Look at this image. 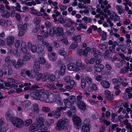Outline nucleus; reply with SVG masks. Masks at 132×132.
I'll use <instances>...</instances> for the list:
<instances>
[{
	"label": "nucleus",
	"mask_w": 132,
	"mask_h": 132,
	"mask_svg": "<svg viewBox=\"0 0 132 132\" xmlns=\"http://www.w3.org/2000/svg\"><path fill=\"white\" fill-rule=\"evenodd\" d=\"M44 119L43 117L39 116L36 119V122L33 123L29 127V130L31 132H35L40 129L41 130H46L44 123Z\"/></svg>",
	"instance_id": "nucleus-1"
},
{
	"label": "nucleus",
	"mask_w": 132,
	"mask_h": 132,
	"mask_svg": "<svg viewBox=\"0 0 132 132\" xmlns=\"http://www.w3.org/2000/svg\"><path fill=\"white\" fill-rule=\"evenodd\" d=\"M48 93V92L40 91L37 92H32L30 93V94L34 99L46 103Z\"/></svg>",
	"instance_id": "nucleus-2"
},
{
	"label": "nucleus",
	"mask_w": 132,
	"mask_h": 132,
	"mask_svg": "<svg viewBox=\"0 0 132 132\" xmlns=\"http://www.w3.org/2000/svg\"><path fill=\"white\" fill-rule=\"evenodd\" d=\"M69 120L67 118H63L60 119L57 122L56 128L57 130L67 129L69 127L68 123Z\"/></svg>",
	"instance_id": "nucleus-3"
},
{
	"label": "nucleus",
	"mask_w": 132,
	"mask_h": 132,
	"mask_svg": "<svg viewBox=\"0 0 132 132\" xmlns=\"http://www.w3.org/2000/svg\"><path fill=\"white\" fill-rule=\"evenodd\" d=\"M11 122L14 126L18 128H21L23 125V121L18 118L15 117L13 118Z\"/></svg>",
	"instance_id": "nucleus-4"
},
{
	"label": "nucleus",
	"mask_w": 132,
	"mask_h": 132,
	"mask_svg": "<svg viewBox=\"0 0 132 132\" xmlns=\"http://www.w3.org/2000/svg\"><path fill=\"white\" fill-rule=\"evenodd\" d=\"M114 20L115 21H118L119 19V17L114 12H112L110 16V18H108L107 20V22L110 24V26L112 27L113 26V23H112L110 20Z\"/></svg>",
	"instance_id": "nucleus-5"
},
{
	"label": "nucleus",
	"mask_w": 132,
	"mask_h": 132,
	"mask_svg": "<svg viewBox=\"0 0 132 132\" xmlns=\"http://www.w3.org/2000/svg\"><path fill=\"white\" fill-rule=\"evenodd\" d=\"M66 110V107L60 106L56 108V110L53 112V114L54 117L56 118H58L61 115V111H65Z\"/></svg>",
	"instance_id": "nucleus-6"
},
{
	"label": "nucleus",
	"mask_w": 132,
	"mask_h": 132,
	"mask_svg": "<svg viewBox=\"0 0 132 132\" xmlns=\"http://www.w3.org/2000/svg\"><path fill=\"white\" fill-rule=\"evenodd\" d=\"M47 95L46 103H53L56 101L57 97L56 94L48 92Z\"/></svg>",
	"instance_id": "nucleus-7"
},
{
	"label": "nucleus",
	"mask_w": 132,
	"mask_h": 132,
	"mask_svg": "<svg viewBox=\"0 0 132 132\" xmlns=\"http://www.w3.org/2000/svg\"><path fill=\"white\" fill-rule=\"evenodd\" d=\"M73 121L75 127L77 129H79L81 125V121L80 118L75 115L73 118Z\"/></svg>",
	"instance_id": "nucleus-8"
},
{
	"label": "nucleus",
	"mask_w": 132,
	"mask_h": 132,
	"mask_svg": "<svg viewBox=\"0 0 132 132\" xmlns=\"http://www.w3.org/2000/svg\"><path fill=\"white\" fill-rule=\"evenodd\" d=\"M87 119L85 120L82 124L81 132H89L90 131L91 126L90 124L87 123Z\"/></svg>",
	"instance_id": "nucleus-9"
},
{
	"label": "nucleus",
	"mask_w": 132,
	"mask_h": 132,
	"mask_svg": "<svg viewBox=\"0 0 132 132\" xmlns=\"http://www.w3.org/2000/svg\"><path fill=\"white\" fill-rule=\"evenodd\" d=\"M123 1H125V2H124L123 3V4L125 6V11H127L129 14H132V11L131 10H129V8L127 6V5H128L132 8V3L128 0H123Z\"/></svg>",
	"instance_id": "nucleus-10"
},
{
	"label": "nucleus",
	"mask_w": 132,
	"mask_h": 132,
	"mask_svg": "<svg viewBox=\"0 0 132 132\" xmlns=\"http://www.w3.org/2000/svg\"><path fill=\"white\" fill-rule=\"evenodd\" d=\"M3 118L0 119V132H6L8 130L7 125L4 123Z\"/></svg>",
	"instance_id": "nucleus-11"
},
{
	"label": "nucleus",
	"mask_w": 132,
	"mask_h": 132,
	"mask_svg": "<svg viewBox=\"0 0 132 132\" xmlns=\"http://www.w3.org/2000/svg\"><path fill=\"white\" fill-rule=\"evenodd\" d=\"M15 38L13 36H9L6 39L7 45L9 46L12 45L14 42Z\"/></svg>",
	"instance_id": "nucleus-12"
},
{
	"label": "nucleus",
	"mask_w": 132,
	"mask_h": 132,
	"mask_svg": "<svg viewBox=\"0 0 132 132\" xmlns=\"http://www.w3.org/2000/svg\"><path fill=\"white\" fill-rule=\"evenodd\" d=\"M68 67L69 70L70 71H75L77 72L79 70V68L77 67H76L75 64L73 63H71L68 65Z\"/></svg>",
	"instance_id": "nucleus-13"
},
{
	"label": "nucleus",
	"mask_w": 132,
	"mask_h": 132,
	"mask_svg": "<svg viewBox=\"0 0 132 132\" xmlns=\"http://www.w3.org/2000/svg\"><path fill=\"white\" fill-rule=\"evenodd\" d=\"M77 104L78 108L81 110H85L86 109V105L82 101H78Z\"/></svg>",
	"instance_id": "nucleus-14"
},
{
	"label": "nucleus",
	"mask_w": 132,
	"mask_h": 132,
	"mask_svg": "<svg viewBox=\"0 0 132 132\" xmlns=\"http://www.w3.org/2000/svg\"><path fill=\"white\" fill-rule=\"evenodd\" d=\"M6 117L7 120H12L15 118L14 115L12 111H9L7 112L6 114Z\"/></svg>",
	"instance_id": "nucleus-15"
},
{
	"label": "nucleus",
	"mask_w": 132,
	"mask_h": 132,
	"mask_svg": "<svg viewBox=\"0 0 132 132\" xmlns=\"http://www.w3.org/2000/svg\"><path fill=\"white\" fill-rule=\"evenodd\" d=\"M56 30L57 36H60L63 35L64 29L62 27H58L56 28Z\"/></svg>",
	"instance_id": "nucleus-16"
},
{
	"label": "nucleus",
	"mask_w": 132,
	"mask_h": 132,
	"mask_svg": "<svg viewBox=\"0 0 132 132\" xmlns=\"http://www.w3.org/2000/svg\"><path fill=\"white\" fill-rule=\"evenodd\" d=\"M27 47L28 48L30 49L33 53L37 52V47L36 45H34L32 46L31 43L30 42H28Z\"/></svg>",
	"instance_id": "nucleus-17"
},
{
	"label": "nucleus",
	"mask_w": 132,
	"mask_h": 132,
	"mask_svg": "<svg viewBox=\"0 0 132 132\" xmlns=\"http://www.w3.org/2000/svg\"><path fill=\"white\" fill-rule=\"evenodd\" d=\"M23 23L22 22L19 21L18 26V28L19 29H21L23 30H26L27 29V24L24 23L23 25Z\"/></svg>",
	"instance_id": "nucleus-18"
},
{
	"label": "nucleus",
	"mask_w": 132,
	"mask_h": 132,
	"mask_svg": "<svg viewBox=\"0 0 132 132\" xmlns=\"http://www.w3.org/2000/svg\"><path fill=\"white\" fill-rule=\"evenodd\" d=\"M21 47V50L24 53H26L27 52V46L25 42L22 41Z\"/></svg>",
	"instance_id": "nucleus-19"
},
{
	"label": "nucleus",
	"mask_w": 132,
	"mask_h": 132,
	"mask_svg": "<svg viewBox=\"0 0 132 132\" xmlns=\"http://www.w3.org/2000/svg\"><path fill=\"white\" fill-rule=\"evenodd\" d=\"M44 86L51 90H53L56 89V87L54 84L46 83Z\"/></svg>",
	"instance_id": "nucleus-20"
},
{
	"label": "nucleus",
	"mask_w": 132,
	"mask_h": 132,
	"mask_svg": "<svg viewBox=\"0 0 132 132\" xmlns=\"http://www.w3.org/2000/svg\"><path fill=\"white\" fill-rule=\"evenodd\" d=\"M31 109L32 111L36 113H37L39 112V108L38 105L37 104L35 103L34 104L31 108Z\"/></svg>",
	"instance_id": "nucleus-21"
},
{
	"label": "nucleus",
	"mask_w": 132,
	"mask_h": 132,
	"mask_svg": "<svg viewBox=\"0 0 132 132\" xmlns=\"http://www.w3.org/2000/svg\"><path fill=\"white\" fill-rule=\"evenodd\" d=\"M37 48V52L39 54L43 52L44 50V47L43 45L41 44L38 45Z\"/></svg>",
	"instance_id": "nucleus-22"
},
{
	"label": "nucleus",
	"mask_w": 132,
	"mask_h": 132,
	"mask_svg": "<svg viewBox=\"0 0 132 132\" xmlns=\"http://www.w3.org/2000/svg\"><path fill=\"white\" fill-rule=\"evenodd\" d=\"M48 57L50 60L52 61H55L56 60V54L54 52H52L48 54Z\"/></svg>",
	"instance_id": "nucleus-23"
},
{
	"label": "nucleus",
	"mask_w": 132,
	"mask_h": 132,
	"mask_svg": "<svg viewBox=\"0 0 132 132\" xmlns=\"http://www.w3.org/2000/svg\"><path fill=\"white\" fill-rule=\"evenodd\" d=\"M104 66L103 65L101 64L100 65H95L94 68V69L96 71L100 72L104 68Z\"/></svg>",
	"instance_id": "nucleus-24"
},
{
	"label": "nucleus",
	"mask_w": 132,
	"mask_h": 132,
	"mask_svg": "<svg viewBox=\"0 0 132 132\" xmlns=\"http://www.w3.org/2000/svg\"><path fill=\"white\" fill-rule=\"evenodd\" d=\"M1 16L6 18H9L10 15V13L9 12L4 10L1 14Z\"/></svg>",
	"instance_id": "nucleus-25"
},
{
	"label": "nucleus",
	"mask_w": 132,
	"mask_h": 132,
	"mask_svg": "<svg viewBox=\"0 0 132 132\" xmlns=\"http://www.w3.org/2000/svg\"><path fill=\"white\" fill-rule=\"evenodd\" d=\"M34 67V70L36 73H38L40 70V64L38 63H35Z\"/></svg>",
	"instance_id": "nucleus-26"
},
{
	"label": "nucleus",
	"mask_w": 132,
	"mask_h": 132,
	"mask_svg": "<svg viewBox=\"0 0 132 132\" xmlns=\"http://www.w3.org/2000/svg\"><path fill=\"white\" fill-rule=\"evenodd\" d=\"M21 76L23 77H25V75H26L29 77L30 75V71L29 70H22L21 72Z\"/></svg>",
	"instance_id": "nucleus-27"
},
{
	"label": "nucleus",
	"mask_w": 132,
	"mask_h": 132,
	"mask_svg": "<svg viewBox=\"0 0 132 132\" xmlns=\"http://www.w3.org/2000/svg\"><path fill=\"white\" fill-rule=\"evenodd\" d=\"M5 86L6 87H9L13 89L16 88L18 87V86L14 84H11L8 82H6L5 84Z\"/></svg>",
	"instance_id": "nucleus-28"
},
{
	"label": "nucleus",
	"mask_w": 132,
	"mask_h": 132,
	"mask_svg": "<svg viewBox=\"0 0 132 132\" xmlns=\"http://www.w3.org/2000/svg\"><path fill=\"white\" fill-rule=\"evenodd\" d=\"M101 84L104 88H109L110 86V83L106 81H103L101 82Z\"/></svg>",
	"instance_id": "nucleus-29"
},
{
	"label": "nucleus",
	"mask_w": 132,
	"mask_h": 132,
	"mask_svg": "<svg viewBox=\"0 0 132 132\" xmlns=\"http://www.w3.org/2000/svg\"><path fill=\"white\" fill-rule=\"evenodd\" d=\"M63 102L65 106V107H66V108H70L72 105L73 104L72 103H71L70 101H69L68 100L66 99L64 100Z\"/></svg>",
	"instance_id": "nucleus-30"
},
{
	"label": "nucleus",
	"mask_w": 132,
	"mask_h": 132,
	"mask_svg": "<svg viewBox=\"0 0 132 132\" xmlns=\"http://www.w3.org/2000/svg\"><path fill=\"white\" fill-rule=\"evenodd\" d=\"M69 101H70L72 103L74 104L76 100V97L75 96L72 95L70 96L68 98H66Z\"/></svg>",
	"instance_id": "nucleus-31"
},
{
	"label": "nucleus",
	"mask_w": 132,
	"mask_h": 132,
	"mask_svg": "<svg viewBox=\"0 0 132 132\" xmlns=\"http://www.w3.org/2000/svg\"><path fill=\"white\" fill-rule=\"evenodd\" d=\"M65 66L64 64H62L61 66V68L60 72L59 73L61 76H63L64 75L65 72Z\"/></svg>",
	"instance_id": "nucleus-32"
},
{
	"label": "nucleus",
	"mask_w": 132,
	"mask_h": 132,
	"mask_svg": "<svg viewBox=\"0 0 132 132\" xmlns=\"http://www.w3.org/2000/svg\"><path fill=\"white\" fill-rule=\"evenodd\" d=\"M32 122V120L31 119H29L25 120L24 124L26 126H28L31 124Z\"/></svg>",
	"instance_id": "nucleus-33"
},
{
	"label": "nucleus",
	"mask_w": 132,
	"mask_h": 132,
	"mask_svg": "<svg viewBox=\"0 0 132 132\" xmlns=\"http://www.w3.org/2000/svg\"><path fill=\"white\" fill-rule=\"evenodd\" d=\"M40 22L41 19L39 17H36L34 18L33 20V22L36 25L39 24Z\"/></svg>",
	"instance_id": "nucleus-34"
},
{
	"label": "nucleus",
	"mask_w": 132,
	"mask_h": 132,
	"mask_svg": "<svg viewBox=\"0 0 132 132\" xmlns=\"http://www.w3.org/2000/svg\"><path fill=\"white\" fill-rule=\"evenodd\" d=\"M55 34L56 35V28L53 27L51 28L50 31V35L51 36H53Z\"/></svg>",
	"instance_id": "nucleus-35"
},
{
	"label": "nucleus",
	"mask_w": 132,
	"mask_h": 132,
	"mask_svg": "<svg viewBox=\"0 0 132 132\" xmlns=\"http://www.w3.org/2000/svg\"><path fill=\"white\" fill-rule=\"evenodd\" d=\"M31 104L30 102L28 100L26 101L21 103L22 105L25 107L28 106Z\"/></svg>",
	"instance_id": "nucleus-36"
},
{
	"label": "nucleus",
	"mask_w": 132,
	"mask_h": 132,
	"mask_svg": "<svg viewBox=\"0 0 132 132\" xmlns=\"http://www.w3.org/2000/svg\"><path fill=\"white\" fill-rule=\"evenodd\" d=\"M54 119H48L46 121V125L48 126H50L54 123Z\"/></svg>",
	"instance_id": "nucleus-37"
},
{
	"label": "nucleus",
	"mask_w": 132,
	"mask_h": 132,
	"mask_svg": "<svg viewBox=\"0 0 132 132\" xmlns=\"http://www.w3.org/2000/svg\"><path fill=\"white\" fill-rule=\"evenodd\" d=\"M72 39L75 41H77L78 42H80L81 39V36L80 35H78L77 36H73L72 37Z\"/></svg>",
	"instance_id": "nucleus-38"
},
{
	"label": "nucleus",
	"mask_w": 132,
	"mask_h": 132,
	"mask_svg": "<svg viewBox=\"0 0 132 132\" xmlns=\"http://www.w3.org/2000/svg\"><path fill=\"white\" fill-rule=\"evenodd\" d=\"M59 53L60 55L64 56H65L67 54V53L64 51V49L63 48H62L60 49L59 51Z\"/></svg>",
	"instance_id": "nucleus-39"
},
{
	"label": "nucleus",
	"mask_w": 132,
	"mask_h": 132,
	"mask_svg": "<svg viewBox=\"0 0 132 132\" xmlns=\"http://www.w3.org/2000/svg\"><path fill=\"white\" fill-rule=\"evenodd\" d=\"M51 82L54 81L55 79V77L54 75H49L48 77L47 78Z\"/></svg>",
	"instance_id": "nucleus-40"
},
{
	"label": "nucleus",
	"mask_w": 132,
	"mask_h": 132,
	"mask_svg": "<svg viewBox=\"0 0 132 132\" xmlns=\"http://www.w3.org/2000/svg\"><path fill=\"white\" fill-rule=\"evenodd\" d=\"M108 46V43L105 42L101 44L99 46V47L101 49H105Z\"/></svg>",
	"instance_id": "nucleus-41"
},
{
	"label": "nucleus",
	"mask_w": 132,
	"mask_h": 132,
	"mask_svg": "<svg viewBox=\"0 0 132 132\" xmlns=\"http://www.w3.org/2000/svg\"><path fill=\"white\" fill-rule=\"evenodd\" d=\"M49 74L47 73H45L43 76L42 75V81H44L48 79L47 78L49 76Z\"/></svg>",
	"instance_id": "nucleus-42"
},
{
	"label": "nucleus",
	"mask_w": 132,
	"mask_h": 132,
	"mask_svg": "<svg viewBox=\"0 0 132 132\" xmlns=\"http://www.w3.org/2000/svg\"><path fill=\"white\" fill-rule=\"evenodd\" d=\"M38 61L39 63L42 64H44L46 62V60L44 58L40 57L38 59Z\"/></svg>",
	"instance_id": "nucleus-43"
},
{
	"label": "nucleus",
	"mask_w": 132,
	"mask_h": 132,
	"mask_svg": "<svg viewBox=\"0 0 132 132\" xmlns=\"http://www.w3.org/2000/svg\"><path fill=\"white\" fill-rule=\"evenodd\" d=\"M67 20V18H66L64 19L62 17H60L57 19L58 21L61 24L64 23Z\"/></svg>",
	"instance_id": "nucleus-44"
},
{
	"label": "nucleus",
	"mask_w": 132,
	"mask_h": 132,
	"mask_svg": "<svg viewBox=\"0 0 132 132\" xmlns=\"http://www.w3.org/2000/svg\"><path fill=\"white\" fill-rule=\"evenodd\" d=\"M106 33L104 31H103L100 34V35L102 36V40H106Z\"/></svg>",
	"instance_id": "nucleus-45"
},
{
	"label": "nucleus",
	"mask_w": 132,
	"mask_h": 132,
	"mask_svg": "<svg viewBox=\"0 0 132 132\" xmlns=\"http://www.w3.org/2000/svg\"><path fill=\"white\" fill-rule=\"evenodd\" d=\"M86 83L84 78L82 79L81 80V86L83 88H85L86 87Z\"/></svg>",
	"instance_id": "nucleus-46"
},
{
	"label": "nucleus",
	"mask_w": 132,
	"mask_h": 132,
	"mask_svg": "<svg viewBox=\"0 0 132 132\" xmlns=\"http://www.w3.org/2000/svg\"><path fill=\"white\" fill-rule=\"evenodd\" d=\"M119 82L121 84L124 81H126L127 79L126 78L123 77H118Z\"/></svg>",
	"instance_id": "nucleus-47"
},
{
	"label": "nucleus",
	"mask_w": 132,
	"mask_h": 132,
	"mask_svg": "<svg viewBox=\"0 0 132 132\" xmlns=\"http://www.w3.org/2000/svg\"><path fill=\"white\" fill-rule=\"evenodd\" d=\"M78 46V43L77 42L73 43L70 46V48L72 49H74L76 48Z\"/></svg>",
	"instance_id": "nucleus-48"
},
{
	"label": "nucleus",
	"mask_w": 132,
	"mask_h": 132,
	"mask_svg": "<svg viewBox=\"0 0 132 132\" xmlns=\"http://www.w3.org/2000/svg\"><path fill=\"white\" fill-rule=\"evenodd\" d=\"M40 26L39 25H36L32 29V32L34 33H36L39 29Z\"/></svg>",
	"instance_id": "nucleus-49"
},
{
	"label": "nucleus",
	"mask_w": 132,
	"mask_h": 132,
	"mask_svg": "<svg viewBox=\"0 0 132 132\" xmlns=\"http://www.w3.org/2000/svg\"><path fill=\"white\" fill-rule=\"evenodd\" d=\"M129 69L125 67L121 70L120 73L123 74L126 73L128 72Z\"/></svg>",
	"instance_id": "nucleus-50"
},
{
	"label": "nucleus",
	"mask_w": 132,
	"mask_h": 132,
	"mask_svg": "<svg viewBox=\"0 0 132 132\" xmlns=\"http://www.w3.org/2000/svg\"><path fill=\"white\" fill-rule=\"evenodd\" d=\"M20 45V41L19 40H16L14 44V46L16 48H18Z\"/></svg>",
	"instance_id": "nucleus-51"
},
{
	"label": "nucleus",
	"mask_w": 132,
	"mask_h": 132,
	"mask_svg": "<svg viewBox=\"0 0 132 132\" xmlns=\"http://www.w3.org/2000/svg\"><path fill=\"white\" fill-rule=\"evenodd\" d=\"M90 50V48L89 47H87L85 50H83V55L85 56H87V53Z\"/></svg>",
	"instance_id": "nucleus-52"
},
{
	"label": "nucleus",
	"mask_w": 132,
	"mask_h": 132,
	"mask_svg": "<svg viewBox=\"0 0 132 132\" xmlns=\"http://www.w3.org/2000/svg\"><path fill=\"white\" fill-rule=\"evenodd\" d=\"M90 89L91 90H94V91H96L98 89V88L96 85L94 84H92L90 87Z\"/></svg>",
	"instance_id": "nucleus-53"
},
{
	"label": "nucleus",
	"mask_w": 132,
	"mask_h": 132,
	"mask_svg": "<svg viewBox=\"0 0 132 132\" xmlns=\"http://www.w3.org/2000/svg\"><path fill=\"white\" fill-rule=\"evenodd\" d=\"M42 111L45 112H50L51 110L50 109L47 107H44L42 108Z\"/></svg>",
	"instance_id": "nucleus-54"
},
{
	"label": "nucleus",
	"mask_w": 132,
	"mask_h": 132,
	"mask_svg": "<svg viewBox=\"0 0 132 132\" xmlns=\"http://www.w3.org/2000/svg\"><path fill=\"white\" fill-rule=\"evenodd\" d=\"M12 101L11 102V104L12 105H15L16 103L18 102V100L16 98H13L11 99Z\"/></svg>",
	"instance_id": "nucleus-55"
},
{
	"label": "nucleus",
	"mask_w": 132,
	"mask_h": 132,
	"mask_svg": "<svg viewBox=\"0 0 132 132\" xmlns=\"http://www.w3.org/2000/svg\"><path fill=\"white\" fill-rule=\"evenodd\" d=\"M23 61L22 60L19 59L18 60L17 63L21 67H22L23 64Z\"/></svg>",
	"instance_id": "nucleus-56"
},
{
	"label": "nucleus",
	"mask_w": 132,
	"mask_h": 132,
	"mask_svg": "<svg viewBox=\"0 0 132 132\" xmlns=\"http://www.w3.org/2000/svg\"><path fill=\"white\" fill-rule=\"evenodd\" d=\"M42 43L43 45L47 47L49 45V43L46 40H43L42 41Z\"/></svg>",
	"instance_id": "nucleus-57"
},
{
	"label": "nucleus",
	"mask_w": 132,
	"mask_h": 132,
	"mask_svg": "<svg viewBox=\"0 0 132 132\" xmlns=\"http://www.w3.org/2000/svg\"><path fill=\"white\" fill-rule=\"evenodd\" d=\"M59 6L60 9L62 11H64L67 8L66 5H64L62 4H59Z\"/></svg>",
	"instance_id": "nucleus-58"
},
{
	"label": "nucleus",
	"mask_w": 132,
	"mask_h": 132,
	"mask_svg": "<svg viewBox=\"0 0 132 132\" xmlns=\"http://www.w3.org/2000/svg\"><path fill=\"white\" fill-rule=\"evenodd\" d=\"M85 80L88 84H90L92 82V79L88 77H86L85 78Z\"/></svg>",
	"instance_id": "nucleus-59"
},
{
	"label": "nucleus",
	"mask_w": 132,
	"mask_h": 132,
	"mask_svg": "<svg viewBox=\"0 0 132 132\" xmlns=\"http://www.w3.org/2000/svg\"><path fill=\"white\" fill-rule=\"evenodd\" d=\"M36 2L35 1V2L34 1H32L31 2H26V5H29L30 6H31L33 4L34 5H36Z\"/></svg>",
	"instance_id": "nucleus-60"
},
{
	"label": "nucleus",
	"mask_w": 132,
	"mask_h": 132,
	"mask_svg": "<svg viewBox=\"0 0 132 132\" xmlns=\"http://www.w3.org/2000/svg\"><path fill=\"white\" fill-rule=\"evenodd\" d=\"M64 81L66 83H69L70 81V77L69 76H67L64 79Z\"/></svg>",
	"instance_id": "nucleus-61"
},
{
	"label": "nucleus",
	"mask_w": 132,
	"mask_h": 132,
	"mask_svg": "<svg viewBox=\"0 0 132 132\" xmlns=\"http://www.w3.org/2000/svg\"><path fill=\"white\" fill-rule=\"evenodd\" d=\"M30 59V56L26 55L24 56L23 58V60L25 61H29Z\"/></svg>",
	"instance_id": "nucleus-62"
},
{
	"label": "nucleus",
	"mask_w": 132,
	"mask_h": 132,
	"mask_svg": "<svg viewBox=\"0 0 132 132\" xmlns=\"http://www.w3.org/2000/svg\"><path fill=\"white\" fill-rule=\"evenodd\" d=\"M76 63L78 67H80L82 66L81 61L80 60H78L76 62Z\"/></svg>",
	"instance_id": "nucleus-63"
},
{
	"label": "nucleus",
	"mask_w": 132,
	"mask_h": 132,
	"mask_svg": "<svg viewBox=\"0 0 132 132\" xmlns=\"http://www.w3.org/2000/svg\"><path fill=\"white\" fill-rule=\"evenodd\" d=\"M57 103L60 105H61L62 104V100L60 97L57 98Z\"/></svg>",
	"instance_id": "nucleus-64"
}]
</instances>
